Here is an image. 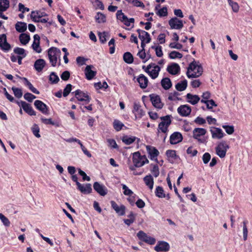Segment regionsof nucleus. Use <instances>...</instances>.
I'll return each instance as SVG.
<instances>
[{
    "mask_svg": "<svg viewBox=\"0 0 252 252\" xmlns=\"http://www.w3.org/2000/svg\"><path fill=\"white\" fill-rule=\"evenodd\" d=\"M203 71V67L201 64L199 62L194 60L188 67L187 75L189 78H197L202 75Z\"/></svg>",
    "mask_w": 252,
    "mask_h": 252,
    "instance_id": "obj_1",
    "label": "nucleus"
},
{
    "mask_svg": "<svg viewBox=\"0 0 252 252\" xmlns=\"http://www.w3.org/2000/svg\"><path fill=\"white\" fill-rule=\"evenodd\" d=\"M171 115H166L160 117L161 122L158 124V131L166 134L163 140L164 141L166 138V135L168 131V127L171 124Z\"/></svg>",
    "mask_w": 252,
    "mask_h": 252,
    "instance_id": "obj_2",
    "label": "nucleus"
},
{
    "mask_svg": "<svg viewBox=\"0 0 252 252\" xmlns=\"http://www.w3.org/2000/svg\"><path fill=\"white\" fill-rule=\"evenodd\" d=\"M132 160L135 167H139L144 164L148 163L149 160L145 156H141L139 152L133 154Z\"/></svg>",
    "mask_w": 252,
    "mask_h": 252,
    "instance_id": "obj_3",
    "label": "nucleus"
},
{
    "mask_svg": "<svg viewBox=\"0 0 252 252\" xmlns=\"http://www.w3.org/2000/svg\"><path fill=\"white\" fill-rule=\"evenodd\" d=\"M229 148V145L225 141L219 142L215 148L216 154L220 158H223L226 156L227 150Z\"/></svg>",
    "mask_w": 252,
    "mask_h": 252,
    "instance_id": "obj_4",
    "label": "nucleus"
},
{
    "mask_svg": "<svg viewBox=\"0 0 252 252\" xmlns=\"http://www.w3.org/2000/svg\"><path fill=\"white\" fill-rule=\"evenodd\" d=\"M160 70V67L154 63L149 64L145 70L153 79L158 77Z\"/></svg>",
    "mask_w": 252,
    "mask_h": 252,
    "instance_id": "obj_5",
    "label": "nucleus"
},
{
    "mask_svg": "<svg viewBox=\"0 0 252 252\" xmlns=\"http://www.w3.org/2000/svg\"><path fill=\"white\" fill-rule=\"evenodd\" d=\"M61 54L60 49L56 47H52L49 49L48 55L50 62L53 66H55L57 62V57Z\"/></svg>",
    "mask_w": 252,
    "mask_h": 252,
    "instance_id": "obj_6",
    "label": "nucleus"
},
{
    "mask_svg": "<svg viewBox=\"0 0 252 252\" xmlns=\"http://www.w3.org/2000/svg\"><path fill=\"white\" fill-rule=\"evenodd\" d=\"M138 33V37L141 40V46L142 48H145L146 43H148L151 41V38L150 34L145 31L138 29L137 30Z\"/></svg>",
    "mask_w": 252,
    "mask_h": 252,
    "instance_id": "obj_7",
    "label": "nucleus"
},
{
    "mask_svg": "<svg viewBox=\"0 0 252 252\" xmlns=\"http://www.w3.org/2000/svg\"><path fill=\"white\" fill-rule=\"evenodd\" d=\"M116 17L118 20L123 22L126 26H129L130 23L134 22V19L131 18L128 19L121 10H118L116 13Z\"/></svg>",
    "mask_w": 252,
    "mask_h": 252,
    "instance_id": "obj_8",
    "label": "nucleus"
},
{
    "mask_svg": "<svg viewBox=\"0 0 252 252\" xmlns=\"http://www.w3.org/2000/svg\"><path fill=\"white\" fill-rule=\"evenodd\" d=\"M137 236L139 240L150 245H154L156 242V239L147 235L143 231H139L137 234Z\"/></svg>",
    "mask_w": 252,
    "mask_h": 252,
    "instance_id": "obj_9",
    "label": "nucleus"
},
{
    "mask_svg": "<svg viewBox=\"0 0 252 252\" xmlns=\"http://www.w3.org/2000/svg\"><path fill=\"white\" fill-rule=\"evenodd\" d=\"M74 94L76 98L79 101H85L86 103L90 101L91 98L87 93H85L80 90H77L76 91L72 92Z\"/></svg>",
    "mask_w": 252,
    "mask_h": 252,
    "instance_id": "obj_10",
    "label": "nucleus"
},
{
    "mask_svg": "<svg viewBox=\"0 0 252 252\" xmlns=\"http://www.w3.org/2000/svg\"><path fill=\"white\" fill-rule=\"evenodd\" d=\"M169 25L171 29L180 30L183 26V21L177 17H174L169 20Z\"/></svg>",
    "mask_w": 252,
    "mask_h": 252,
    "instance_id": "obj_11",
    "label": "nucleus"
},
{
    "mask_svg": "<svg viewBox=\"0 0 252 252\" xmlns=\"http://www.w3.org/2000/svg\"><path fill=\"white\" fill-rule=\"evenodd\" d=\"M151 101L153 106L158 109H161L163 106V104L161 102L160 98L159 95L152 94L150 95Z\"/></svg>",
    "mask_w": 252,
    "mask_h": 252,
    "instance_id": "obj_12",
    "label": "nucleus"
},
{
    "mask_svg": "<svg viewBox=\"0 0 252 252\" xmlns=\"http://www.w3.org/2000/svg\"><path fill=\"white\" fill-rule=\"evenodd\" d=\"M34 105L36 108L41 112L43 114L45 115H48L49 114V110L47 106L41 100H35L34 102Z\"/></svg>",
    "mask_w": 252,
    "mask_h": 252,
    "instance_id": "obj_13",
    "label": "nucleus"
},
{
    "mask_svg": "<svg viewBox=\"0 0 252 252\" xmlns=\"http://www.w3.org/2000/svg\"><path fill=\"white\" fill-rule=\"evenodd\" d=\"M170 246L168 243L164 241H158L157 245L155 247V250L157 252H168L169 250Z\"/></svg>",
    "mask_w": 252,
    "mask_h": 252,
    "instance_id": "obj_14",
    "label": "nucleus"
},
{
    "mask_svg": "<svg viewBox=\"0 0 252 252\" xmlns=\"http://www.w3.org/2000/svg\"><path fill=\"white\" fill-rule=\"evenodd\" d=\"M93 187L94 189L101 196H105L107 193L106 188L97 182L94 183Z\"/></svg>",
    "mask_w": 252,
    "mask_h": 252,
    "instance_id": "obj_15",
    "label": "nucleus"
},
{
    "mask_svg": "<svg viewBox=\"0 0 252 252\" xmlns=\"http://www.w3.org/2000/svg\"><path fill=\"white\" fill-rule=\"evenodd\" d=\"M111 207L119 216H124L125 214L126 207L124 205L119 206L114 201L110 202Z\"/></svg>",
    "mask_w": 252,
    "mask_h": 252,
    "instance_id": "obj_16",
    "label": "nucleus"
},
{
    "mask_svg": "<svg viewBox=\"0 0 252 252\" xmlns=\"http://www.w3.org/2000/svg\"><path fill=\"white\" fill-rule=\"evenodd\" d=\"M0 48L3 51H9L11 48L10 45L7 42L5 34H0Z\"/></svg>",
    "mask_w": 252,
    "mask_h": 252,
    "instance_id": "obj_17",
    "label": "nucleus"
},
{
    "mask_svg": "<svg viewBox=\"0 0 252 252\" xmlns=\"http://www.w3.org/2000/svg\"><path fill=\"white\" fill-rule=\"evenodd\" d=\"M183 140L182 134L179 132H174L170 136V143L174 145L181 142Z\"/></svg>",
    "mask_w": 252,
    "mask_h": 252,
    "instance_id": "obj_18",
    "label": "nucleus"
},
{
    "mask_svg": "<svg viewBox=\"0 0 252 252\" xmlns=\"http://www.w3.org/2000/svg\"><path fill=\"white\" fill-rule=\"evenodd\" d=\"M191 108L188 105H183L178 107L177 111L182 116L185 117L189 115L191 112Z\"/></svg>",
    "mask_w": 252,
    "mask_h": 252,
    "instance_id": "obj_19",
    "label": "nucleus"
},
{
    "mask_svg": "<svg viewBox=\"0 0 252 252\" xmlns=\"http://www.w3.org/2000/svg\"><path fill=\"white\" fill-rule=\"evenodd\" d=\"M77 189L84 194L90 193L92 191V186L90 184L82 185L77 183Z\"/></svg>",
    "mask_w": 252,
    "mask_h": 252,
    "instance_id": "obj_20",
    "label": "nucleus"
},
{
    "mask_svg": "<svg viewBox=\"0 0 252 252\" xmlns=\"http://www.w3.org/2000/svg\"><path fill=\"white\" fill-rule=\"evenodd\" d=\"M21 107L30 116L36 115V112L34 111L31 105L25 101H21Z\"/></svg>",
    "mask_w": 252,
    "mask_h": 252,
    "instance_id": "obj_21",
    "label": "nucleus"
},
{
    "mask_svg": "<svg viewBox=\"0 0 252 252\" xmlns=\"http://www.w3.org/2000/svg\"><path fill=\"white\" fill-rule=\"evenodd\" d=\"M93 68H94V66L92 65H88L85 68V74L88 80L92 79L96 74V71L92 70Z\"/></svg>",
    "mask_w": 252,
    "mask_h": 252,
    "instance_id": "obj_22",
    "label": "nucleus"
},
{
    "mask_svg": "<svg viewBox=\"0 0 252 252\" xmlns=\"http://www.w3.org/2000/svg\"><path fill=\"white\" fill-rule=\"evenodd\" d=\"M213 138L221 139L224 136V133L222 130L218 127H214L210 130Z\"/></svg>",
    "mask_w": 252,
    "mask_h": 252,
    "instance_id": "obj_23",
    "label": "nucleus"
},
{
    "mask_svg": "<svg viewBox=\"0 0 252 252\" xmlns=\"http://www.w3.org/2000/svg\"><path fill=\"white\" fill-rule=\"evenodd\" d=\"M180 70V67L177 63H172L168 65L167 68V71L172 75L178 74Z\"/></svg>",
    "mask_w": 252,
    "mask_h": 252,
    "instance_id": "obj_24",
    "label": "nucleus"
},
{
    "mask_svg": "<svg viewBox=\"0 0 252 252\" xmlns=\"http://www.w3.org/2000/svg\"><path fill=\"white\" fill-rule=\"evenodd\" d=\"M141 106L140 104L134 103L133 106V113H134L135 117L137 118H141L145 114L144 112L141 108Z\"/></svg>",
    "mask_w": 252,
    "mask_h": 252,
    "instance_id": "obj_25",
    "label": "nucleus"
},
{
    "mask_svg": "<svg viewBox=\"0 0 252 252\" xmlns=\"http://www.w3.org/2000/svg\"><path fill=\"white\" fill-rule=\"evenodd\" d=\"M137 81L139 84L140 87L142 89H145L148 86V79L143 74H140L137 78Z\"/></svg>",
    "mask_w": 252,
    "mask_h": 252,
    "instance_id": "obj_26",
    "label": "nucleus"
},
{
    "mask_svg": "<svg viewBox=\"0 0 252 252\" xmlns=\"http://www.w3.org/2000/svg\"><path fill=\"white\" fill-rule=\"evenodd\" d=\"M46 16L47 14L45 12L40 11H32L31 14V18L33 22H35L39 18Z\"/></svg>",
    "mask_w": 252,
    "mask_h": 252,
    "instance_id": "obj_27",
    "label": "nucleus"
},
{
    "mask_svg": "<svg viewBox=\"0 0 252 252\" xmlns=\"http://www.w3.org/2000/svg\"><path fill=\"white\" fill-rule=\"evenodd\" d=\"M46 62L43 59H39L37 60L34 63V67L35 69L37 72H41L43 68L45 67Z\"/></svg>",
    "mask_w": 252,
    "mask_h": 252,
    "instance_id": "obj_28",
    "label": "nucleus"
},
{
    "mask_svg": "<svg viewBox=\"0 0 252 252\" xmlns=\"http://www.w3.org/2000/svg\"><path fill=\"white\" fill-rule=\"evenodd\" d=\"M146 149L152 159H155V158H156L159 154L158 150L154 147L147 146Z\"/></svg>",
    "mask_w": 252,
    "mask_h": 252,
    "instance_id": "obj_29",
    "label": "nucleus"
},
{
    "mask_svg": "<svg viewBox=\"0 0 252 252\" xmlns=\"http://www.w3.org/2000/svg\"><path fill=\"white\" fill-rule=\"evenodd\" d=\"M186 97L188 99V102L192 105H195L200 100V97L197 95H193L190 93L187 94Z\"/></svg>",
    "mask_w": 252,
    "mask_h": 252,
    "instance_id": "obj_30",
    "label": "nucleus"
},
{
    "mask_svg": "<svg viewBox=\"0 0 252 252\" xmlns=\"http://www.w3.org/2000/svg\"><path fill=\"white\" fill-rule=\"evenodd\" d=\"M206 133V130L204 128H195L193 131V137L195 139H198V137L204 135Z\"/></svg>",
    "mask_w": 252,
    "mask_h": 252,
    "instance_id": "obj_31",
    "label": "nucleus"
},
{
    "mask_svg": "<svg viewBox=\"0 0 252 252\" xmlns=\"http://www.w3.org/2000/svg\"><path fill=\"white\" fill-rule=\"evenodd\" d=\"M143 180L147 186H148L150 189H152L154 186V179L151 175L146 176Z\"/></svg>",
    "mask_w": 252,
    "mask_h": 252,
    "instance_id": "obj_32",
    "label": "nucleus"
},
{
    "mask_svg": "<svg viewBox=\"0 0 252 252\" xmlns=\"http://www.w3.org/2000/svg\"><path fill=\"white\" fill-rule=\"evenodd\" d=\"M16 30L19 32H23L26 31L27 29V24L24 22H18L15 24Z\"/></svg>",
    "mask_w": 252,
    "mask_h": 252,
    "instance_id": "obj_33",
    "label": "nucleus"
},
{
    "mask_svg": "<svg viewBox=\"0 0 252 252\" xmlns=\"http://www.w3.org/2000/svg\"><path fill=\"white\" fill-rule=\"evenodd\" d=\"M161 85L163 88L167 90L172 87V83L169 78L166 77L163 78L161 81Z\"/></svg>",
    "mask_w": 252,
    "mask_h": 252,
    "instance_id": "obj_34",
    "label": "nucleus"
},
{
    "mask_svg": "<svg viewBox=\"0 0 252 252\" xmlns=\"http://www.w3.org/2000/svg\"><path fill=\"white\" fill-rule=\"evenodd\" d=\"M187 81L186 80H184L181 82L177 83L175 86V88L178 91H183L187 88Z\"/></svg>",
    "mask_w": 252,
    "mask_h": 252,
    "instance_id": "obj_35",
    "label": "nucleus"
},
{
    "mask_svg": "<svg viewBox=\"0 0 252 252\" xmlns=\"http://www.w3.org/2000/svg\"><path fill=\"white\" fill-rule=\"evenodd\" d=\"M9 7L8 0H0V12L5 11Z\"/></svg>",
    "mask_w": 252,
    "mask_h": 252,
    "instance_id": "obj_36",
    "label": "nucleus"
},
{
    "mask_svg": "<svg viewBox=\"0 0 252 252\" xmlns=\"http://www.w3.org/2000/svg\"><path fill=\"white\" fill-rule=\"evenodd\" d=\"M19 40L23 45H26L30 40V36L29 34L22 33L19 36Z\"/></svg>",
    "mask_w": 252,
    "mask_h": 252,
    "instance_id": "obj_37",
    "label": "nucleus"
},
{
    "mask_svg": "<svg viewBox=\"0 0 252 252\" xmlns=\"http://www.w3.org/2000/svg\"><path fill=\"white\" fill-rule=\"evenodd\" d=\"M123 59L124 61L127 63H131L133 62V57L130 52H126L124 54Z\"/></svg>",
    "mask_w": 252,
    "mask_h": 252,
    "instance_id": "obj_38",
    "label": "nucleus"
},
{
    "mask_svg": "<svg viewBox=\"0 0 252 252\" xmlns=\"http://www.w3.org/2000/svg\"><path fill=\"white\" fill-rule=\"evenodd\" d=\"M136 137L134 136L129 137L127 135L123 137L122 140V141L126 145H130L134 142L136 139Z\"/></svg>",
    "mask_w": 252,
    "mask_h": 252,
    "instance_id": "obj_39",
    "label": "nucleus"
},
{
    "mask_svg": "<svg viewBox=\"0 0 252 252\" xmlns=\"http://www.w3.org/2000/svg\"><path fill=\"white\" fill-rule=\"evenodd\" d=\"M23 79L25 81V85L28 87L32 92L36 94H39V92L32 86L26 78L24 77Z\"/></svg>",
    "mask_w": 252,
    "mask_h": 252,
    "instance_id": "obj_40",
    "label": "nucleus"
},
{
    "mask_svg": "<svg viewBox=\"0 0 252 252\" xmlns=\"http://www.w3.org/2000/svg\"><path fill=\"white\" fill-rule=\"evenodd\" d=\"M96 21L98 23H105L106 22V16L100 12H97L95 17Z\"/></svg>",
    "mask_w": 252,
    "mask_h": 252,
    "instance_id": "obj_41",
    "label": "nucleus"
},
{
    "mask_svg": "<svg viewBox=\"0 0 252 252\" xmlns=\"http://www.w3.org/2000/svg\"><path fill=\"white\" fill-rule=\"evenodd\" d=\"M156 195L159 198H165V194L164 193V190L161 187L158 186L156 188L155 191Z\"/></svg>",
    "mask_w": 252,
    "mask_h": 252,
    "instance_id": "obj_42",
    "label": "nucleus"
},
{
    "mask_svg": "<svg viewBox=\"0 0 252 252\" xmlns=\"http://www.w3.org/2000/svg\"><path fill=\"white\" fill-rule=\"evenodd\" d=\"M49 80L52 84H57L59 81L60 79L54 72H52L50 75Z\"/></svg>",
    "mask_w": 252,
    "mask_h": 252,
    "instance_id": "obj_43",
    "label": "nucleus"
},
{
    "mask_svg": "<svg viewBox=\"0 0 252 252\" xmlns=\"http://www.w3.org/2000/svg\"><path fill=\"white\" fill-rule=\"evenodd\" d=\"M124 126V124L119 120H115L113 122L114 128L117 131L121 130Z\"/></svg>",
    "mask_w": 252,
    "mask_h": 252,
    "instance_id": "obj_44",
    "label": "nucleus"
},
{
    "mask_svg": "<svg viewBox=\"0 0 252 252\" xmlns=\"http://www.w3.org/2000/svg\"><path fill=\"white\" fill-rule=\"evenodd\" d=\"M12 90L15 96L17 98H20L22 96L23 93L21 89L13 87L12 88Z\"/></svg>",
    "mask_w": 252,
    "mask_h": 252,
    "instance_id": "obj_45",
    "label": "nucleus"
},
{
    "mask_svg": "<svg viewBox=\"0 0 252 252\" xmlns=\"http://www.w3.org/2000/svg\"><path fill=\"white\" fill-rule=\"evenodd\" d=\"M169 57L171 59H174L176 58L181 59L182 58L183 55L181 53L178 52L173 51L169 53Z\"/></svg>",
    "mask_w": 252,
    "mask_h": 252,
    "instance_id": "obj_46",
    "label": "nucleus"
},
{
    "mask_svg": "<svg viewBox=\"0 0 252 252\" xmlns=\"http://www.w3.org/2000/svg\"><path fill=\"white\" fill-rule=\"evenodd\" d=\"M156 14L159 17L166 16L168 14L167 7L166 6L162 7L158 10Z\"/></svg>",
    "mask_w": 252,
    "mask_h": 252,
    "instance_id": "obj_47",
    "label": "nucleus"
},
{
    "mask_svg": "<svg viewBox=\"0 0 252 252\" xmlns=\"http://www.w3.org/2000/svg\"><path fill=\"white\" fill-rule=\"evenodd\" d=\"M222 127L225 129L228 134H232L234 131L233 126L222 125Z\"/></svg>",
    "mask_w": 252,
    "mask_h": 252,
    "instance_id": "obj_48",
    "label": "nucleus"
},
{
    "mask_svg": "<svg viewBox=\"0 0 252 252\" xmlns=\"http://www.w3.org/2000/svg\"><path fill=\"white\" fill-rule=\"evenodd\" d=\"M0 220L2 222L4 225L6 227L10 226V222L9 220L5 217L2 214L0 213Z\"/></svg>",
    "mask_w": 252,
    "mask_h": 252,
    "instance_id": "obj_49",
    "label": "nucleus"
},
{
    "mask_svg": "<svg viewBox=\"0 0 252 252\" xmlns=\"http://www.w3.org/2000/svg\"><path fill=\"white\" fill-rule=\"evenodd\" d=\"M99 38L101 43H105L107 40V37L108 35V33L107 32H103L102 33H99Z\"/></svg>",
    "mask_w": 252,
    "mask_h": 252,
    "instance_id": "obj_50",
    "label": "nucleus"
},
{
    "mask_svg": "<svg viewBox=\"0 0 252 252\" xmlns=\"http://www.w3.org/2000/svg\"><path fill=\"white\" fill-rule=\"evenodd\" d=\"M128 2H131L133 5L137 6V7H141L142 8L145 7V5L144 3L139 0H126Z\"/></svg>",
    "mask_w": 252,
    "mask_h": 252,
    "instance_id": "obj_51",
    "label": "nucleus"
},
{
    "mask_svg": "<svg viewBox=\"0 0 252 252\" xmlns=\"http://www.w3.org/2000/svg\"><path fill=\"white\" fill-rule=\"evenodd\" d=\"M14 52L19 55H22V57H25L26 56L25 50L23 48L16 47L14 49Z\"/></svg>",
    "mask_w": 252,
    "mask_h": 252,
    "instance_id": "obj_52",
    "label": "nucleus"
},
{
    "mask_svg": "<svg viewBox=\"0 0 252 252\" xmlns=\"http://www.w3.org/2000/svg\"><path fill=\"white\" fill-rule=\"evenodd\" d=\"M243 239L244 241L247 240L248 238V230L246 225L247 222L246 221H243Z\"/></svg>",
    "mask_w": 252,
    "mask_h": 252,
    "instance_id": "obj_53",
    "label": "nucleus"
},
{
    "mask_svg": "<svg viewBox=\"0 0 252 252\" xmlns=\"http://www.w3.org/2000/svg\"><path fill=\"white\" fill-rule=\"evenodd\" d=\"M94 87L97 89L104 88L107 89L108 87V85H107L106 82H103L102 84L101 82H97L94 83Z\"/></svg>",
    "mask_w": 252,
    "mask_h": 252,
    "instance_id": "obj_54",
    "label": "nucleus"
},
{
    "mask_svg": "<svg viewBox=\"0 0 252 252\" xmlns=\"http://www.w3.org/2000/svg\"><path fill=\"white\" fill-rule=\"evenodd\" d=\"M24 97L29 102H32L36 98V96L30 93H27L24 94Z\"/></svg>",
    "mask_w": 252,
    "mask_h": 252,
    "instance_id": "obj_55",
    "label": "nucleus"
},
{
    "mask_svg": "<svg viewBox=\"0 0 252 252\" xmlns=\"http://www.w3.org/2000/svg\"><path fill=\"white\" fill-rule=\"evenodd\" d=\"M229 4L231 7L232 9L234 12L237 13L239 11V6L236 2L232 1L229 3Z\"/></svg>",
    "mask_w": 252,
    "mask_h": 252,
    "instance_id": "obj_56",
    "label": "nucleus"
},
{
    "mask_svg": "<svg viewBox=\"0 0 252 252\" xmlns=\"http://www.w3.org/2000/svg\"><path fill=\"white\" fill-rule=\"evenodd\" d=\"M72 89V85L70 84H67L63 90V96H67L70 93Z\"/></svg>",
    "mask_w": 252,
    "mask_h": 252,
    "instance_id": "obj_57",
    "label": "nucleus"
},
{
    "mask_svg": "<svg viewBox=\"0 0 252 252\" xmlns=\"http://www.w3.org/2000/svg\"><path fill=\"white\" fill-rule=\"evenodd\" d=\"M78 173L82 177V179L83 181H90L91 178L90 177L88 176L86 173L82 170L81 169H78Z\"/></svg>",
    "mask_w": 252,
    "mask_h": 252,
    "instance_id": "obj_58",
    "label": "nucleus"
},
{
    "mask_svg": "<svg viewBox=\"0 0 252 252\" xmlns=\"http://www.w3.org/2000/svg\"><path fill=\"white\" fill-rule=\"evenodd\" d=\"M70 76V74L68 71H64L62 73L61 77L63 80L67 81L69 79Z\"/></svg>",
    "mask_w": 252,
    "mask_h": 252,
    "instance_id": "obj_59",
    "label": "nucleus"
},
{
    "mask_svg": "<svg viewBox=\"0 0 252 252\" xmlns=\"http://www.w3.org/2000/svg\"><path fill=\"white\" fill-rule=\"evenodd\" d=\"M152 48L155 49L156 51V55L158 57H161L163 55L162 48L161 46H152Z\"/></svg>",
    "mask_w": 252,
    "mask_h": 252,
    "instance_id": "obj_60",
    "label": "nucleus"
},
{
    "mask_svg": "<svg viewBox=\"0 0 252 252\" xmlns=\"http://www.w3.org/2000/svg\"><path fill=\"white\" fill-rule=\"evenodd\" d=\"M211 155L209 153H205L202 157V160L204 164H207L209 162L211 159Z\"/></svg>",
    "mask_w": 252,
    "mask_h": 252,
    "instance_id": "obj_61",
    "label": "nucleus"
},
{
    "mask_svg": "<svg viewBox=\"0 0 252 252\" xmlns=\"http://www.w3.org/2000/svg\"><path fill=\"white\" fill-rule=\"evenodd\" d=\"M151 172L155 177H157L159 174V168L157 165H154L151 170Z\"/></svg>",
    "mask_w": 252,
    "mask_h": 252,
    "instance_id": "obj_62",
    "label": "nucleus"
},
{
    "mask_svg": "<svg viewBox=\"0 0 252 252\" xmlns=\"http://www.w3.org/2000/svg\"><path fill=\"white\" fill-rule=\"evenodd\" d=\"M40 42H33L32 45L33 49L37 53H39L41 52V49L39 46Z\"/></svg>",
    "mask_w": 252,
    "mask_h": 252,
    "instance_id": "obj_63",
    "label": "nucleus"
},
{
    "mask_svg": "<svg viewBox=\"0 0 252 252\" xmlns=\"http://www.w3.org/2000/svg\"><path fill=\"white\" fill-rule=\"evenodd\" d=\"M187 153L188 154L191 155V156L194 157L196 155L198 152L196 150L193 149L192 147H189L187 149Z\"/></svg>",
    "mask_w": 252,
    "mask_h": 252,
    "instance_id": "obj_64",
    "label": "nucleus"
}]
</instances>
